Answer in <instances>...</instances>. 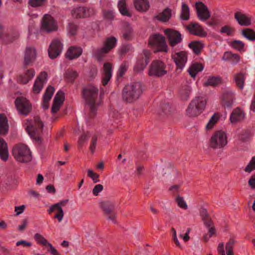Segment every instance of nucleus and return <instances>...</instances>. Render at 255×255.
<instances>
[{
  "label": "nucleus",
  "mask_w": 255,
  "mask_h": 255,
  "mask_svg": "<svg viewBox=\"0 0 255 255\" xmlns=\"http://www.w3.org/2000/svg\"><path fill=\"white\" fill-rule=\"evenodd\" d=\"M98 89L92 85L83 88L82 96L87 106L89 109V113L86 120L87 124H90V120L95 117L99 105L98 101Z\"/></svg>",
  "instance_id": "1"
},
{
  "label": "nucleus",
  "mask_w": 255,
  "mask_h": 255,
  "mask_svg": "<svg viewBox=\"0 0 255 255\" xmlns=\"http://www.w3.org/2000/svg\"><path fill=\"white\" fill-rule=\"evenodd\" d=\"M143 92L140 82H137L126 85L123 90L122 97L125 101L132 103L137 100Z\"/></svg>",
  "instance_id": "2"
},
{
  "label": "nucleus",
  "mask_w": 255,
  "mask_h": 255,
  "mask_svg": "<svg viewBox=\"0 0 255 255\" xmlns=\"http://www.w3.org/2000/svg\"><path fill=\"white\" fill-rule=\"evenodd\" d=\"M25 129L29 135L36 141L40 140L39 135L42 132L43 124L38 117L34 118V121L27 120L25 123Z\"/></svg>",
  "instance_id": "3"
},
{
  "label": "nucleus",
  "mask_w": 255,
  "mask_h": 255,
  "mask_svg": "<svg viewBox=\"0 0 255 255\" xmlns=\"http://www.w3.org/2000/svg\"><path fill=\"white\" fill-rule=\"evenodd\" d=\"M117 39L116 37L110 36L107 37L103 42V46L101 48L93 49V55L99 61L116 46Z\"/></svg>",
  "instance_id": "4"
},
{
  "label": "nucleus",
  "mask_w": 255,
  "mask_h": 255,
  "mask_svg": "<svg viewBox=\"0 0 255 255\" xmlns=\"http://www.w3.org/2000/svg\"><path fill=\"white\" fill-rule=\"evenodd\" d=\"M206 105L205 97H197L190 103L187 109V114L190 117H195L200 114Z\"/></svg>",
  "instance_id": "5"
},
{
  "label": "nucleus",
  "mask_w": 255,
  "mask_h": 255,
  "mask_svg": "<svg viewBox=\"0 0 255 255\" xmlns=\"http://www.w3.org/2000/svg\"><path fill=\"white\" fill-rule=\"evenodd\" d=\"M227 143V135L222 130L216 131L210 139V145L213 148H221Z\"/></svg>",
  "instance_id": "6"
},
{
  "label": "nucleus",
  "mask_w": 255,
  "mask_h": 255,
  "mask_svg": "<svg viewBox=\"0 0 255 255\" xmlns=\"http://www.w3.org/2000/svg\"><path fill=\"white\" fill-rule=\"evenodd\" d=\"M149 44L155 48L157 51L167 52L168 47L164 37L159 34L151 36L149 39Z\"/></svg>",
  "instance_id": "7"
},
{
  "label": "nucleus",
  "mask_w": 255,
  "mask_h": 255,
  "mask_svg": "<svg viewBox=\"0 0 255 255\" xmlns=\"http://www.w3.org/2000/svg\"><path fill=\"white\" fill-rule=\"evenodd\" d=\"M100 206L107 219L116 223L117 214L115 212L114 203L110 201H104L100 202Z\"/></svg>",
  "instance_id": "8"
},
{
  "label": "nucleus",
  "mask_w": 255,
  "mask_h": 255,
  "mask_svg": "<svg viewBox=\"0 0 255 255\" xmlns=\"http://www.w3.org/2000/svg\"><path fill=\"white\" fill-rule=\"evenodd\" d=\"M166 73V65L162 61L155 60L152 62L149 70L150 76L161 77Z\"/></svg>",
  "instance_id": "9"
},
{
  "label": "nucleus",
  "mask_w": 255,
  "mask_h": 255,
  "mask_svg": "<svg viewBox=\"0 0 255 255\" xmlns=\"http://www.w3.org/2000/svg\"><path fill=\"white\" fill-rule=\"evenodd\" d=\"M12 154L15 158H31V152L27 146L23 144H16L12 149Z\"/></svg>",
  "instance_id": "10"
},
{
  "label": "nucleus",
  "mask_w": 255,
  "mask_h": 255,
  "mask_svg": "<svg viewBox=\"0 0 255 255\" xmlns=\"http://www.w3.org/2000/svg\"><path fill=\"white\" fill-rule=\"evenodd\" d=\"M172 58L173 59L176 67L177 71L180 72L187 61V54L185 51H182L178 52H175L172 54Z\"/></svg>",
  "instance_id": "11"
},
{
  "label": "nucleus",
  "mask_w": 255,
  "mask_h": 255,
  "mask_svg": "<svg viewBox=\"0 0 255 255\" xmlns=\"http://www.w3.org/2000/svg\"><path fill=\"white\" fill-rule=\"evenodd\" d=\"M41 28L47 32L57 29L56 23L50 15L46 14L43 16L41 21Z\"/></svg>",
  "instance_id": "12"
},
{
  "label": "nucleus",
  "mask_w": 255,
  "mask_h": 255,
  "mask_svg": "<svg viewBox=\"0 0 255 255\" xmlns=\"http://www.w3.org/2000/svg\"><path fill=\"white\" fill-rule=\"evenodd\" d=\"M150 52L147 50H143L142 53L139 55L134 70L136 72L142 71L148 64Z\"/></svg>",
  "instance_id": "13"
},
{
  "label": "nucleus",
  "mask_w": 255,
  "mask_h": 255,
  "mask_svg": "<svg viewBox=\"0 0 255 255\" xmlns=\"http://www.w3.org/2000/svg\"><path fill=\"white\" fill-rule=\"evenodd\" d=\"M15 104L17 110L22 115H26L31 111L30 104L26 98L23 97L17 98Z\"/></svg>",
  "instance_id": "14"
},
{
  "label": "nucleus",
  "mask_w": 255,
  "mask_h": 255,
  "mask_svg": "<svg viewBox=\"0 0 255 255\" xmlns=\"http://www.w3.org/2000/svg\"><path fill=\"white\" fill-rule=\"evenodd\" d=\"M164 32L167 37L169 44L171 47H174L182 41L181 34L177 30L166 29Z\"/></svg>",
  "instance_id": "15"
},
{
  "label": "nucleus",
  "mask_w": 255,
  "mask_h": 255,
  "mask_svg": "<svg viewBox=\"0 0 255 255\" xmlns=\"http://www.w3.org/2000/svg\"><path fill=\"white\" fill-rule=\"evenodd\" d=\"M62 49V44L58 39H54L49 46L48 50V55L51 59H54L61 52Z\"/></svg>",
  "instance_id": "16"
},
{
  "label": "nucleus",
  "mask_w": 255,
  "mask_h": 255,
  "mask_svg": "<svg viewBox=\"0 0 255 255\" xmlns=\"http://www.w3.org/2000/svg\"><path fill=\"white\" fill-rule=\"evenodd\" d=\"M94 12V9L92 8L78 7L74 8L71 11V14L75 18H81L90 16L93 14Z\"/></svg>",
  "instance_id": "17"
},
{
  "label": "nucleus",
  "mask_w": 255,
  "mask_h": 255,
  "mask_svg": "<svg viewBox=\"0 0 255 255\" xmlns=\"http://www.w3.org/2000/svg\"><path fill=\"white\" fill-rule=\"evenodd\" d=\"M46 72L43 71L40 73L39 75L36 78L32 88L34 94H38L40 92L43 87L44 84L47 81Z\"/></svg>",
  "instance_id": "18"
},
{
  "label": "nucleus",
  "mask_w": 255,
  "mask_h": 255,
  "mask_svg": "<svg viewBox=\"0 0 255 255\" xmlns=\"http://www.w3.org/2000/svg\"><path fill=\"white\" fill-rule=\"evenodd\" d=\"M198 18L202 21H205L210 17V13L207 6L202 2H197L195 4Z\"/></svg>",
  "instance_id": "19"
},
{
  "label": "nucleus",
  "mask_w": 255,
  "mask_h": 255,
  "mask_svg": "<svg viewBox=\"0 0 255 255\" xmlns=\"http://www.w3.org/2000/svg\"><path fill=\"white\" fill-rule=\"evenodd\" d=\"M234 17L240 25L248 26L251 25V16L241 10L235 12Z\"/></svg>",
  "instance_id": "20"
},
{
  "label": "nucleus",
  "mask_w": 255,
  "mask_h": 255,
  "mask_svg": "<svg viewBox=\"0 0 255 255\" xmlns=\"http://www.w3.org/2000/svg\"><path fill=\"white\" fill-rule=\"evenodd\" d=\"M234 100V93L230 90H225L222 95V104L224 108H231Z\"/></svg>",
  "instance_id": "21"
},
{
  "label": "nucleus",
  "mask_w": 255,
  "mask_h": 255,
  "mask_svg": "<svg viewBox=\"0 0 255 255\" xmlns=\"http://www.w3.org/2000/svg\"><path fill=\"white\" fill-rule=\"evenodd\" d=\"M64 101V94L61 91H58L56 94L54 100L53 104L52 106L51 111L53 113L57 112L61 106Z\"/></svg>",
  "instance_id": "22"
},
{
  "label": "nucleus",
  "mask_w": 255,
  "mask_h": 255,
  "mask_svg": "<svg viewBox=\"0 0 255 255\" xmlns=\"http://www.w3.org/2000/svg\"><path fill=\"white\" fill-rule=\"evenodd\" d=\"M36 58L35 49L33 47H27L24 57V65L28 66L31 65Z\"/></svg>",
  "instance_id": "23"
},
{
  "label": "nucleus",
  "mask_w": 255,
  "mask_h": 255,
  "mask_svg": "<svg viewBox=\"0 0 255 255\" xmlns=\"http://www.w3.org/2000/svg\"><path fill=\"white\" fill-rule=\"evenodd\" d=\"M245 114L240 108L235 109L230 115V120L232 124H235L243 121L245 118Z\"/></svg>",
  "instance_id": "24"
},
{
  "label": "nucleus",
  "mask_w": 255,
  "mask_h": 255,
  "mask_svg": "<svg viewBox=\"0 0 255 255\" xmlns=\"http://www.w3.org/2000/svg\"><path fill=\"white\" fill-rule=\"evenodd\" d=\"M35 74L33 69H25L24 72L18 78V81L23 84H26L32 79Z\"/></svg>",
  "instance_id": "25"
},
{
  "label": "nucleus",
  "mask_w": 255,
  "mask_h": 255,
  "mask_svg": "<svg viewBox=\"0 0 255 255\" xmlns=\"http://www.w3.org/2000/svg\"><path fill=\"white\" fill-rule=\"evenodd\" d=\"M112 77V66L109 63H105L104 65V73L102 76V84L106 86Z\"/></svg>",
  "instance_id": "26"
},
{
  "label": "nucleus",
  "mask_w": 255,
  "mask_h": 255,
  "mask_svg": "<svg viewBox=\"0 0 255 255\" xmlns=\"http://www.w3.org/2000/svg\"><path fill=\"white\" fill-rule=\"evenodd\" d=\"M187 29L191 33L194 35L200 36H204L206 35L202 28L197 23H192L189 24Z\"/></svg>",
  "instance_id": "27"
},
{
  "label": "nucleus",
  "mask_w": 255,
  "mask_h": 255,
  "mask_svg": "<svg viewBox=\"0 0 255 255\" xmlns=\"http://www.w3.org/2000/svg\"><path fill=\"white\" fill-rule=\"evenodd\" d=\"M82 53V49L79 47L71 46L68 50L66 56L70 60L79 57Z\"/></svg>",
  "instance_id": "28"
},
{
  "label": "nucleus",
  "mask_w": 255,
  "mask_h": 255,
  "mask_svg": "<svg viewBox=\"0 0 255 255\" xmlns=\"http://www.w3.org/2000/svg\"><path fill=\"white\" fill-rule=\"evenodd\" d=\"M171 15V10L167 8L164 9L162 12L154 15L153 19L154 21L158 20L162 22H166L170 18Z\"/></svg>",
  "instance_id": "29"
},
{
  "label": "nucleus",
  "mask_w": 255,
  "mask_h": 255,
  "mask_svg": "<svg viewBox=\"0 0 255 255\" xmlns=\"http://www.w3.org/2000/svg\"><path fill=\"white\" fill-rule=\"evenodd\" d=\"M54 89L53 87L49 86L46 90L43 95V107L44 109H47L49 107V102L54 93Z\"/></svg>",
  "instance_id": "30"
},
{
  "label": "nucleus",
  "mask_w": 255,
  "mask_h": 255,
  "mask_svg": "<svg viewBox=\"0 0 255 255\" xmlns=\"http://www.w3.org/2000/svg\"><path fill=\"white\" fill-rule=\"evenodd\" d=\"M135 8L141 11H145L148 10L149 5L148 0H134Z\"/></svg>",
  "instance_id": "31"
},
{
  "label": "nucleus",
  "mask_w": 255,
  "mask_h": 255,
  "mask_svg": "<svg viewBox=\"0 0 255 255\" xmlns=\"http://www.w3.org/2000/svg\"><path fill=\"white\" fill-rule=\"evenodd\" d=\"M56 210L58 211V213L55 215L54 218L57 219L59 222H61L64 216V212L61 207H59L58 204H54L50 207L48 212L49 214H51Z\"/></svg>",
  "instance_id": "32"
},
{
  "label": "nucleus",
  "mask_w": 255,
  "mask_h": 255,
  "mask_svg": "<svg viewBox=\"0 0 255 255\" xmlns=\"http://www.w3.org/2000/svg\"><path fill=\"white\" fill-rule=\"evenodd\" d=\"M205 226L208 229L210 236H216V230L211 218L203 220Z\"/></svg>",
  "instance_id": "33"
},
{
  "label": "nucleus",
  "mask_w": 255,
  "mask_h": 255,
  "mask_svg": "<svg viewBox=\"0 0 255 255\" xmlns=\"http://www.w3.org/2000/svg\"><path fill=\"white\" fill-rule=\"evenodd\" d=\"M203 66L198 63L192 64L188 69L189 73L192 77H195L198 72L202 71Z\"/></svg>",
  "instance_id": "34"
},
{
  "label": "nucleus",
  "mask_w": 255,
  "mask_h": 255,
  "mask_svg": "<svg viewBox=\"0 0 255 255\" xmlns=\"http://www.w3.org/2000/svg\"><path fill=\"white\" fill-rule=\"evenodd\" d=\"M0 156L1 159H7L8 156L7 144L1 138H0Z\"/></svg>",
  "instance_id": "35"
},
{
  "label": "nucleus",
  "mask_w": 255,
  "mask_h": 255,
  "mask_svg": "<svg viewBox=\"0 0 255 255\" xmlns=\"http://www.w3.org/2000/svg\"><path fill=\"white\" fill-rule=\"evenodd\" d=\"M8 129V125L6 118L2 115H0V133L5 134Z\"/></svg>",
  "instance_id": "36"
},
{
  "label": "nucleus",
  "mask_w": 255,
  "mask_h": 255,
  "mask_svg": "<svg viewBox=\"0 0 255 255\" xmlns=\"http://www.w3.org/2000/svg\"><path fill=\"white\" fill-rule=\"evenodd\" d=\"M133 35V30L129 24H126L123 32V37L126 40L131 39Z\"/></svg>",
  "instance_id": "37"
},
{
  "label": "nucleus",
  "mask_w": 255,
  "mask_h": 255,
  "mask_svg": "<svg viewBox=\"0 0 255 255\" xmlns=\"http://www.w3.org/2000/svg\"><path fill=\"white\" fill-rule=\"evenodd\" d=\"M118 6L120 13L123 15L128 17L131 16V14L127 8L125 0H120L118 2Z\"/></svg>",
  "instance_id": "38"
},
{
  "label": "nucleus",
  "mask_w": 255,
  "mask_h": 255,
  "mask_svg": "<svg viewBox=\"0 0 255 255\" xmlns=\"http://www.w3.org/2000/svg\"><path fill=\"white\" fill-rule=\"evenodd\" d=\"M222 83L221 78L219 76L209 77L205 83L207 86H216Z\"/></svg>",
  "instance_id": "39"
},
{
  "label": "nucleus",
  "mask_w": 255,
  "mask_h": 255,
  "mask_svg": "<svg viewBox=\"0 0 255 255\" xmlns=\"http://www.w3.org/2000/svg\"><path fill=\"white\" fill-rule=\"evenodd\" d=\"M242 35L250 41H255V32L250 28H245L242 30Z\"/></svg>",
  "instance_id": "40"
},
{
  "label": "nucleus",
  "mask_w": 255,
  "mask_h": 255,
  "mask_svg": "<svg viewBox=\"0 0 255 255\" xmlns=\"http://www.w3.org/2000/svg\"><path fill=\"white\" fill-rule=\"evenodd\" d=\"M191 92V88L188 86H183L179 92L181 98L183 100H188Z\"/></svg>",
  "instance_id": "41"
},
{
  "label": "nucleus",
  "mask_w": 255,
  "mask_h": 255,
  "mask_svg": "<svg viewBox=\"0 0 255 255\" xmlns=\"http://www.w3.org/2000/svg\"><path fill=\"white\" fill-rule=\"evenodd\" d=\"M235 81L238 87L243 89L244 86L245 77L242 73L237 74L235 76Z\"/></svg>",
  "instance_id": "42"
},
{
  "label": "nucleus",
  "mask_w": 255,
  "mask_h": 255,
  "mask_svg": "<svg viewBox=\"0 0 255 255\" xmlns=\"http://www.w3.org/2000/svg\"><path fill=\"white\" fill-rule=\"evenodd\" d=\"M224 60L231 59L234 63H237L240 60V56L237 54H233L230 52H226L223 57Z\"/></svg>",
  "instance_id": "43"
},
{
  "label": "nucleus",
  "mask_w": 255,
  "mask_h": 255,
  "mask_svg": "<svg viewBox=\"0 0 255 255\" xmlns=\"http://www.w3.org/2000/svg\"><path fill=\"white\" fill-rule=\"evenodd\" d=\"M189 47L193 50L195 53L198 54L200 53L203 48V45L199 42L193 41L189 44Z\"/></svg>",
  "instance_id": "44"
},
{
  "label": "nucleus",
  "mask_w": 255,
  "mask_h": 255,
  "mask_svg": "<svg viewBox=\"0 0 255 255\" xmlns=\"http://www.w3.org/2000/svg\"><path fill=\"white\" fill-rule=\"evenodd\" d=\"M220 117V115L218 113H215L211 118L210 119L209 122L206 125V128L207 129H211L214 125L216 124L218 120H219V118Z\"/></svg>",
  "instance_id": "45"
},
{
  "label": "nucleus",
  "mask_w": 255,
  "mask_h": 255,
  "mask_svg": "<svg viewBox=\"0 0 255 255\" xmlns=\"http://www.w3.org/2000/svg\"><path fill=\"white\" fill-rule=\"evenodd\" d=\"M181 17L185 20H188L189 18V8L185 3H183L182 5Z\"/></svg>",
  "instance_id": "46"
},
{
  "label": "nucleus",
  "mask_w": 255,
  "mask_h": 255,
  "mask_svg": "<svg viewBox=\"0 0 255 255\" xmlns=\"http://www.w3.org/2000/svg\"><path fill=\"white\" fill-rule=\"evenodd\" d=\"M34 239L37 242L38 244L47 246L49 243L48 241L41 234L36 233L34 236Z\"/></svg>",
  "instance_id": "47"
},
{
  "label": "nucleus",
  "mask_w": 255,
  "mask_h": 255,
  "mask_svg": "<svg viewBox=\"0 0 255 255\" xmlns=\"http://www.w3.org/2000/svg\"><path fill=\"white\" fill-rule=\"evenodd\" d=\"M67 80L70 82H73L75 79L77 77L78 74L76 71L72 69L68 70L65 74Z\"/></svg>",
  "instance_id": "48"
},
{
  "label": "nucleus",
  "mask_w": 255,
  "mask_h": 255,
  "mask_svg": "<svg viewBox=\"0 0 255 255\" xmlns=\"http://www.w3.org/2000/svg\"><path fill=\"white\" fill-rule=\"evenodd\" d=\"M235 30L234 27L229 25H225L221 28L220 32L221 33H226L228 36H233L235 33Z\"/></svg>",
  "instance_id": "49"
},
{
  "label": "nucleus",
  "mask_w": 255,
  "mask_h": 255,
  "mask_svg": "<svg viewBox=\"0 0 255 255\" xmlns=\"http://www.w3.org/2000/svg\"><path fill=\"white\" fill-rule=\"evenodd\" d=\"M47 0H29L28 4L32 7H38L43 6Z\"/></svg>",
  "instance_id": "50"
},
{
  "label": "nucleus",
  "mask_w": 255,
  "mask_h": 255,
  "mask_svg": "<svg viewBox=\"0 0 255 255\" xmlns=\"http://www.w3.org/2000/svg\"><path fill=\"white\" fill-rule=\"evenodd\" d=\"M175 201L176 202L177 205L181 208L183 209H187L188 208L187 204L184 200L183 197L180 196H177L175 198Z\"/></svg>",
  "instance_id": "51"
},
{
  "label": "nucleus",
  "mask_w": 255,
  "mask_h": 255,
  "mask_svg": "<svg viewBox=\"0 0 255 255\" xmlns=\"http://www.w3.org/2000/svg\"><path fill=\"white\" fill-rule=\"evenodd\" d=\"M88 176L92 178L94 183H97L99 182V175L93 172L91 169H88L87 171Z\"/></svg>",
  "instance_id": "52"
},
{
  "label": "nucleus",
  "mask_w": 255,
  "mask_h": 255,
  "mask_svg": "<svg viewBox=\"0 0 255 255\" xmlns=\"http://www.w3.org/2000/svg\"><path fill=\"white\" fill-rule=\"evenodd\" d=\"M78 29L77 25L74 23H69L67 27V31L68 33L71 35H74L76 34Z\"/></svg>",
  "instance_id": "53"
},
{
  "label": "nucleus",
  "mask_w": 255,
  "mask_h": 255,
  "mask_svg": "<svg viewBox=\"0 0 255 255\" xmlns=\"http://www.w3.org/2000/svg\"><path fill=\"white\" fill-rule=\"evenodd\" d=\"M232 46L233 48L241 51L244 48V43L240 40H234L232 43Z\"/></svg>",
  "instance_id": "54"
},
{
  "label": "nucleus",
  "mask_w": 255,
  "mask_h": 255,
  "mask_svg": "<svg viewBox=\"0 0 255 255\" xmlns=\"http://www.w3.org/2000/svg\"><path fill=\"white\" fill-rule=\"evenodd\" d=\"M235 244V240L233 238L230 239L229 241L226 244V250L227 253H233V249Z\"/></svg>",
  "instance_id": "55"
},
{
  "label": "nucleus",
  "mask_w": 255,
  "mask_h": 255,
  "mask_svg": "<svg viewBox=\"0 0 255 255\" xmlns=\"http://www.w3.org/2000/svg\"><path fill=\"white\" fill-rule=\"evenodd\" d=\"M128 69V65L126 63L121 64L119 68L118 72V77H122L126 73Z\"/></svg>",
  "instance_id": "56"
},
{
  "label": "nucleus",
  "mask_w": 255,
  "mask_h": 255,
  "mask_svg": "<svg viewBox=\"0 0 255 255\" xmlns=\"http://www.w3.org/2000/svg\"><path fill=\"white\" fill-rule=\"evenodd\" d=\"M255 169V160H251L250 163L245 167L244 170L247 172L250 173Z\"/></svg>",
  "instance_id": "57"
},
{
  "label": "nucleus",
  "mask_w": 255,
  "mask_h": 255,
  "mask_svg": "<svg viewBox=\"0 0 255 255\" xmlns=\"http://www.w3.org/2000/svg\"><path fill=\"white\" fill-rule=\"evenodd\" d=\"M104 15L105 18L108 20H112L115 17L114 12L111 10H105L104 11Z\"/></svg>",
  "instance_id": "58"
},
{
  "label": "nucleus",
  "mask_w": 255,
  "mask_h": 255,
  "mask_svg": "<svg viewBox=\"0 0 255 255\" xmlns=\"http://www.w3.org/2000/svg\"><path fill=\"white\" fill-rule=\"evenodd\" d=\"M200 215L202 218V220L207 219L211 218L209 214H208L206 209L202 208L200 210Z\"/></svg>",
  "instance_id": "59"
},
{
  "label": "nucleus",
  "mask_w": 255,
  "mask_h": 255,
  "mask_svg": "<svg viewBox=\"0 0 255 255\" xmlns=\"http://www.w3.org/2000/svg\"><path fill=\"white\" fill-rule=\"evenodd\" d=\"M97 137L96 136H94L92 138L90 146V150L91 153H94L95 147L97 144Z\"/></svg>",
  "instance_id": "60"
},
{
  "label": "nucleus",
  "mask_w": 255,
  "mask_h": 255,
  "mask_svg": "<svg viewBox=\"0 0 255 255\" xmlns=\"http://www.w3.org/2000/svg\"><path fill=\"white\" fill-rule=\"evenodd\" d=\"M251 136V134L249 130H244L242 131V133L241 134V139L243 141H246Z\"/></svg>",
  "instance_id": "61"
},
{
  "label": "nucleus",
  "mask_w": 255,
  "mask_h": 255,
  "mask_svg": "<svg viewBox=\"0 0 255 255\" xmlns=\"http://www.w3.org/2000/svg\"><path fill=\"white\" fill-rule=\"evenodd\" d=\"M103 189V186L102 184L96 185L93 189V194L95 196H98L99 193Z\"/></svg>",
  "instance_id": "62"
},
{
  "label": "nucleus",
  "mask_w": 255,
  "mask_h": 255,
  "mask_svg": "<svg viewBox=\"0 0 255 255\" xmlns=\"http://www.w3.org/2000/svg\"><path fill=\"white\" fill-rule=\"evenodd\" d=\"M20 245L22 246L23 247H30L32 246V243L25 240H20L16 243V246L17 247Z\"/></svg>",
  "instance_id": "63"
},
{
  "label": "nucleus",
  "mask_w": 255,
  "mask_h": 255,
  "mask_svg": "<svg viewBox=\"0 0 255 255\" xmlns=\"http://www.w3.org/2000/svg\"><path fill=\"white\" fill-rule=\"evenodd\" d=\"M46 247H49L47 251L52 255H60V254L51 243H49Z\"/></svg>",
  "instance_id": "64"
}]
</instances>
